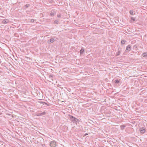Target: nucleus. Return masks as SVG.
<instances>
[{
  "label": "nucleus",
  "instance_id": "f257e3e1",
  "mask_svg": "<svg viewBox=\"0 0 147 147\" xmlns=\"http://www.w3.org/2000/svg\"><path fill=\"white\" fill-rule=\"evenodd\" d=\"M69 117H70V119L71 121L73 122H78L80 121L78 119H77L75 117H73V116L70 115Z\"/></svg>",
  "mask_w": 147,
  "mask_h": 147
},
{
  "label": "nucleus",
  "instance_id": "f03ea898",
  "mask_svg": "<svg viewBox=\"0 0 147 147\" xmlns=\"http://www.w3.org/2000/svg\"><path fill=\"white\" fill-rule=\"evenodd\" d=\"M50 145L51 147H55L56 146V143L55 141H51L50 143Z\"/></svg>",
  "mask_w": 147,
  "mask_h": 147
},
{
  "label": "nucleus",
  "instance_id": "7ed1b4c3",
  "mask_svg": "<svg viewBox=\"0 0 147 147\" xmlns=\"http://www.w3.org/2000/svg\"><path fill=\"white\" fill-rule=\"evenodd\" d=\"M122 51V49L120 47H119L118 49V52L116 53V56L119 55L121 54Z\"/></svg>",
  "mask_w": 147,
  "mask_h": 147
},
{
  "label": "nucleus",
  "instance_id": "20e7f679",
  "mask_svg": "<svg viewBox=\"0 0 147 147\" xmlns=\"http://www.w3.org/2000/svg\"><path fill=\"white\" fill-rule=\"evenodd\" d=\"M139 130L140 133L142 134L144 133L146 131L144 127L140 128Z\"/></svg>",
  "mask_w": 147,
  "mask_h": 147
},
{
  "label": "nucleus",
  "instance_id": "39448f33",
  "mask_svg": "<svg viewBox=\"0 0 147 147\" xmlns=\"http://www.w3.org/2000/svg\"><path fill=\"white\" fill-rule=\"evenodd\" d=\"M131 50V47L130 45H128L126 47V49L125 50V51L126 52L127 51H129Z\"/></svg>",
  "mask_w": 147,
  "mask_h": 147
},
{
  "label": "nucleus",
  "instance_id": "423d86ee",
  "mask_svg": "<svg viewBox=\"0 0 147 147\" xmlns=\"http://www.w3.org/2000/svg\"><path fill=\"white\" fill-rule=\"evenodd\" d=\"M46 113L45 111H44L42 113H38V114L37 115L38 116H42L45 115Z\"/></svg>",
  "mask_w": 147,
  "mask_h": 147
},
{
  "label": "nucleus",
  "instance_id": "0eeeda50",
  "mask_svg": "<svg viewBox=\"0 0 147 147\" xmlns=\"http://www.w3.org/2000/svg\"><path fill=\"white\" fill-rule=\"evenodd\" d=\"M142 56L144 57H147V52L143 53Z\"/></svg>",
  "mask_w": 147,
  "mask_h": 147
},
{
  "label": "nucleus",
  "instance_id": "6e6552de",
  "mask_svg": "<svg viewBox=\"0 0 147 147\" xmlns=\"http://www.w3.org/2000/svg\"><path fill=\"white\" fill-rule=\"evenodd\" d=\"M84 52V49H82L80 50V54H83Z\"/></svg>",
  "mask_w": 147,
  "mask_h": 147
},
{
  "label": "nucleus",
  "instance_id": "1a4fd4ad",
  "mask_svg": "<svg viewBox=\"0 0 147 147\" xmlns=\"http://www.w3.org/2000/svg\"><path fill=\"white\" fill-rule=\"evenodd\" d=\"M126 41L124 40H122L121 41V44L122 45H123L125 44Z\"/></svg>",
  "mask_w": 147,
  "mask_h": 147
},
{
  "label": "nucleus",
  "instance_id": "9d476101",
  "mask_svg": "<svg viewBox=\"0 0 147 147\" xmlns=\"http://www.w3.org/2000/svg\"><path fill=\"white\" fill-rule=\"evenodd\" d=\"M7 20H3L2 21V23L3 24H6L7 23Z\"/></svg>",
  "mask_w": 147,
  "mask_h": 147
},
{
  "label": "nucleus",
  "instance_id": "9b49d317",
  "mask_svg": "<svg viewBox=\"0 0 147 147\" xmlns=\"http://www.w3.org/2000/svg\"><path fill=\"white\" fill-rule=\"evenodd\" d=\"M119 82V81L118 80H116L115 81V82L116 84H118Z\"/></svg>",
  "mask_w": 147,
  "mask_h": 147
},
{
  "label": "nucleus",
  "instance_id": "f8f14e48",
  "mask_svg": "<svg viewBox=\"0 0 147 147\" xmlns=\"http://www.w3.org/2000/svg\"><path fill=\"white\" fill-rule=\"evenodd\" d=\"M55 40L54 38H51L50 39V42H54Z\"/></svg>",
  "mask_w": 147,
  "mask_h": 147
},
{
  "label": "nucleus",
  "instance_id": "ddd939ff",
  "mask_svg": "<svg viewBox=\"0 0 147 147\" xmlns=\"http://www.w3.org/2000/svg\"><path fill=\"white\" fill-rule=\"evenodd\" d=\"M129 12L131 15H133L134 14V11L133 10H130Z\"/></svg>",
  "mask_w": 147,
  "mask_h": 147
},
{
  "label": "nucleus",
  "instance_id": "4468645a",
  "mask_svg": "<svg viewBox=\"0 0 147 147\" xmlns=\"http://www.w3.org/2000/svg\"><path fill=\"white\" fill-rule=\"evenodd\" d=\"M125 126L124 125H121V129L123 130L125 128Z\"/></svg>",
  "mask_w": 147,
  "mask_h": 147
},
{
  "label": "nucleus",
  "instance_id": "2eb2a0df",
  "mask_svg": "<svg viewBox=\"0 0 147 147\" xmlns=\"http://www.w3.org/2000/svg\"><path fill=\"white\" fill-rule=\"evenodd\" d=\"M55 13L54 12H51L50 13V15L51 16H53L55 15Z\"/></svg>",
  "mask_w": 147,
  "mask_h": 147
},
{
  "label": "nucleus",
  "instance_id": "dca6fc26",
  "mask_svg": "<svg viewBox=\"0 0 147 147\" xmlns=\"http://www.w3.org/2000/svg\"><path fill=\"white\" fill-rule=\"evenodd\" d=\"M58 22H59V21L58 20H55L54 22L55 24H58Z\"/></svg>",
  "mask_w": 147,
  "mask_h": 147
},
{
  "label": "nucleus",
  "instance_id": "f3484780",
  "mask_svg": "<svg viewBox=\"0 0 147 147\" xmlns=\"http://www.w3.org/2000/svg\"><path fill=\"white\" fill-rule=\"evenodd\" d=\"M53 76L52 75H50L49 76V78L50 79H51V80H53V79L52 78H53Z\"/></svg>",
  "mask_w": 147,
  "mask_h": 147
},
{
  "label": "nucleus",
  "instance_id": "a211bd4d",
  "mask_svg": "<svg viewBox=\"0 0 147 147\" xmlns=\"http://www.w3.org/2000/svg\"><path fill=\"white\" fill-rule=\"evenodd\" d=\"M131 20H132L133 21H134L135 20V18L132 17H131Z\"/></svg>",
  "mask_w": 147,
  "mask_h": 147
},
{
  "label": "nucleus",
  "instance_id": "6ab92c4d",
  "mask_svg": "<svg viewBox=\"0 0 147 147\" xmlns=\"http://www.w3.org/2000/svg\"><path fill=\"white\" fill-rule=\"evenodd\" d=\"M30 22H34V19H31L30 20Z\"/></svg>",
  "mask_w": 147,
  "mask_h": 147
},
{
  "label": "nucleus",
  "instance_id": "aec40b11",
  "mask_svg": "<svg viewBox=\"0 0 147 147\" xmlns=\"http://www.w3.org/2000/svg\"><path fill=\"white\" fill-rule=\"evenodd\" d=\"M57 17L58 18H59V17H61V16H60V15H57Z\"/></svg>",
  "mask_w": 147,
  "mask_h": 147
},
{
  "label": "nucleus",
  "instance_id": "412c9836",
  "mask_svg": "<svg viewBox=\"0 0 147 147\" xmlns=\"http://www.w3.org/2000/svg\"><path fill=\"white\" fill-rule=\"evenodd\" d=\"M26 7H28V5L26 4Z\"/></svg>",
  "mask_w": 147,
  "mask_h": 147
},
{
  "label": "nucleus",
  "instance_id": "4be33fe9",
  "mask_svg": "<svg viewBox=\"0 0 147 147\" xmlns=\"http://www.w3.org/2000/svg\"><path fill=\"white\" fill-rule=\"evenodd\" d=\"M88 135V133H86V134H85V135H84V136H86V135Z\"/></svg>",
  "mask_w": 147,
  "mask_h": 147
},
{
  "label": "nucleus",
  "instance_id": "5701e85b",
  "mask_svg": "<svg viewBox=\"0 0 147 147\" xmlns=\"http://www.w3.org/2000/svg\"><path fill=\"white\" fill-rule=\"evenodd\" d=\"M42 103H43V104L44 105V104H46V103L45 102H41Z\"/></svg>",
  "mask_w": 147,
  "mask_h": 147
},
{
  "label": "nucleus",
  "instance_id": "b1692460",
  "mask_svg": "<svg viewBox=\"0 0 147 147\" xmlns=\"http://www.w3.org/2000/svg\"><path fill=\"white\" fill-rule=\"evenodd\" d=\"M45 104L46 105H48L47 104V103H46V104Z\"/></svg>",
  "mask_w": 147,
  "mask_h": 147
},
{
  "label": "nucleus",
  "instance_id": "393cba45",
  "mask_svg": "<svg viewBox=\"0 0 147 147\" xmlns=\"http://www.w3.org/2000/svg\"><path fill=\"white\" fill-rule=\"evenodd\" d=\"M1 71H0V73H1Z\"/></svg>",
  "mask_w": 147,
  "mask_h": 147
}]
</instances>
